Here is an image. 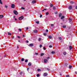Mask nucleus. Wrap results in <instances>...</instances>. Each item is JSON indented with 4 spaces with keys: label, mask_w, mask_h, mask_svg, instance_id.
Wrapping results in <instances>:
<instances>
[{
    "label": "nucleus",
    "mask_w": 77,
    "mask_h": 77,
    "mask_svg": "<svg viewBox=\"0 0 77 77\" xmlns=\"http://www.w3.org/2000/svg\"><path fill=\"white\" fill-rule=\"evenodd\" d=\"M20 73V74H22L23 73V72H21Z\"/></svg>",
    "instance_id": "obj_49"
},
{
    "label": "nucleus",
    "mask_w": 77,
    "mask_h": 77,
    "mask_svg": "<svg viewBox=\"0 0 77 77\" xmlns=\"http://www.w3.org/2000/svg\"><path fill=\"white\" fill-rule=\"evenodd\" d=\"M26 42L27 43H29V41L27 40L26 41Z\"/></svg>",
    "instance_id": "obj_43"
},
{
    "label": "nucleus",
    "mask_w": 77,
    "mask_h": 77,
    "mask_svg": "<svg viewBox=\"0 0 77 77\" xmlns=\"http://www.w3.org/2000/svg\"><path fill=\"white\" fill-rule=\"evenodd\" d=\"M44 76H47V73L46 72L43 75Z\"/></svg>",
    "instance_id": "obj_7"
},
{
    "label": "nucleus",
    "mask_w": 77,
    "mask_h": 77,
    "mask_svg": "<svg viewBox=\"0 0 77 77\" xmlns=\"http://www.w3.org/2000/svg\"><path fill=\"white\" fill-rule=\"evenodd\" d=\"M48 61V60H47V59H45L44 60V62H45V63H47Z\"/></svg>",
    "instance_id": "obj_4"
},
{
    "label": "nucleus",
    "mask_w": 77,
    "mask_h": 77,
    "mask_svg": "<svg viewBox=\"0 0 77 77\" xmlns=\"http://www.w3.org/2000/svg\"><path fill=\"white\" fill-rule=\"evenodd\" d=\"M59 39L60 40H62V38H61V37H59Z\"/></svg>",
    "instance_id": "obj_27"
},
{
    "label": "nucleus",
    "mask_w": 77,
    "mask_h": 77,
    "mask_svg": "<svg viewBox=\"0 0 77 77\" xmlns=\"http://www.w3.org/2000/svg\"><path fill=\"white\" fill-rule=\"evenodd\" d=\"M43 49H44V50H46V49L45 48V47H43Z\"/></svg>",
    "instance_id": "obj_44"
},
{
    "label": "nucleus",
    "mask_w": 77,
    "mask_h": 77,
    "mask_svg": "<svg viewBox=\"0 0 77 77\" xmlns=\"http://www.w3.org/2000/svg\"><path fill=\"white\" fill-rule=\"evenodd\" d=\"M70 3H71V4H73L74 2H73V1H71L70 2Z\"/></svg>",
    "instance_id": "obj_16"
},
{
    "label": "nucleus",
    "mask_w": 77,
    "mask_h": 77,
    "mask_svg": "<svg viewBox=\"0 0 77 77\" xmlns=\"http://www.w3.org/2000/svg\"><path fill=\"white\" fill-rule=\"evenodd\" d=\"M17 38H21V37H20V36H17Z\"/></svg>",
    "instance_id": "obj_46"
},
{
    "label": "nucleus",
    "mask_w": 77,
    "mask_h": 77,
    "mask_svg": "<svg viewBox=\"0 0 77 77\" xmlns=\"http://www.w3.org/2000/svg\"><path fill=\"white\" fill-rule=\"evenodd\" d=\"M69 21H70V22H71V21L72 20V19H71V18H69Z\"/></svg>",
    "instance_id": "obj_19"
},
{
    "label": "nucleus",
    "mask_w": 77,
    "mask_h": 77,
    "mask_svg": "<svg viewBox=\"0 0 77 77\" xmlns=\"http://www.w3.org/2000/svg\"><path fill=\"white\" fill-rule=\"evenodd\" d=\"M72 7L71 6H70L69 7V9H72Z\"/></svg>",
    "instance_id": "obj_8"
},
{
    "label": "nucleus",
    "mask_w": 77,
    "mask_h": 77,
    "mask_svg": "<svg viewBox=\"0 0 77 77\" xmlns=\"http://www.w3.org/2000/svg\"><path fill=\"white\" fill-rule=\"evenodd\" d=\"M53 4H51L50 7H53Z\"/></svg>",
    "instance_id": "obj_31"
},
{
    "label": "nucleus",
    "mask_w": 77,
    "mask_h": 77,
    "mask_svg": "<svg viewBox=\"0 0 77 77\" xmlns=\"http://www.w3.org/2000/svg\"><path fill=\"white\" fill-rule=\"evenodd\" d=\"M43 35H44V36H46V35H47V33H43Z\"/></svg>",
    "instance_id": "obj_30"
},
{
    "label": "nucleus",
    "mask_w": 77,
    "mask_h": 77,
    "mask_svg": "<svg viewBox=\"0 0 77 77\" xmlns=\"http://www.w3.org/2000/svg\"><path fill=\"white\" fill-rule=\"evenodd\" d=\"M21 9H23V10H24L25 9L23 7H21Z\"/></svg>",
    "instance_id": "obj_35"
},
{
    "label": "nucleus",
    "mask_w": 77,
    "mask_h": 77,
    "mask_svg": "<svg viewBox=\"0 0 77 77\" xmlns=\"http://www.w3.org/2000/svg\"><path fill=\"white\" fill-rule=\"evenodd\" d=\"M71 68H72V66H69V69H71Z\"/></svg>",
    "instance_id": "obj_22"
},
{
    "label": "nucleus",
    "mask_w": 77,
    "mask_h": 77,
    "mask_svg": "<svg viewBox=\"0 0 77 77\" xmlns=\"http://www.w3.org/2000/svg\"><path fill=\"white\" fill-rule=\"evenodd\" d=\"M48 38H49V39H51L52 37H51V36L50 35V36H49Z\"/></svg>",
    "instance_id": "obj_15"
},
{
    "label": "nucleus",
    "mask_w": 77,
    "mask_h": 77,
    "mask_svg": "<svg viewBox=\"0 0 77 77\" xmlns=\"http://www.w3.org/2000/svg\"><path fill=\"white\" fill-rule=\"evenodd\" d=\"M63 28H66V25H64L63 26Z\"/></svg>",
    "instance_id": "obj_25"
},
{
    "label": "nucleus",
    "mask_w": 77,
    "mask_h": 77,
    "mask_svg": "<svg viewBox=\"0 0 77 77\" xmlns=\"http://www.w3.org/2000/svg\"><path fill=\"white\" fill-rule=\"evenodd\" d=\"M49 48H51V47H52V46L51 45L49 46Z\"/></svg>",
    "instance_id": "obj_41"
},
{
    "label": "nucleus",
    "mask_w": 77,
    "mask_h": 77,
    "mask_svg": "<svg viewBox=\"0 0 77 77\" xmlns=\"http://www.w3.org/2000/svg\"><path fill=\"white\" fill-rule=\"evenodd\" d=\"M36 23L37 24H39V21H38L36 22Z\"/></svg>",
    "instance_id": "obj_29"
},
{
    "label": "nucleus",
    "mask_w": 77,
    "mask_h": 77,
    "mask_svg": "<svg viewBox=\"0 0 77 77\" xmlns=\"http://www.w3.org/2000/svg\"><path fill=\"white\" fill-rule=\"evenodd\" d=\"M63 55H66V53L64 52L63 53Z\"/></svg>",
    "instance_id": "obj_17"
},
{
    "label": "nucleus",
    "mask_w": 77,
    "mask_h": 77,
    "mask_svg": "<svg viewBox=\"0 0 77 77\" xmlns=\"http://www.w3.org/2000/svg\"><path fill=\"white\" fill-rule=\"evenodd\" d=\"M46 32H48V29H46Z\"/></svg>",
    "instance_id": "obj_45"
},
{
    "label": "nucleus",
    "mask_w": 77,
    "mask_h": 77,
    "mask_svg": "<svg viewBox=\"0 0 77 77\" xmlns=\"http://www.w3.org/2000/svg\"><path fill=\"white\" fill-rule=\"evenodd\" d=\"M24 1H26V0H23Z\"/></svg>",
    "instance_id": "obj_63"
},
{
    "label": "nucleus",
    "mask_w": 77,
    "mask_h": 77,
    "mask_svg": "<svg viewBox=\"0 0 77 77\" xmlns=\"http://www.w3.org/2000/svg\"><path fill=\"white\" fill-rule=\"evenodd\" d=\"M36 1L35 0H33L32 1V3L33 4H35V3H36Z\"/></svg>",
    "instance_id": "obj_5"
},
{
    "label": "nucleus",
    "mask_w": 77,
    "mask_h": 77,
    "mask_svg": "<svg viewBox=\"0 0 77 77\" xmlns=\"http://www.w3.org/2000/svg\"><path fill=\"white\" fill-rule=\"evenodd\" d=\"M19 31H20V32H21V29L20 28L19 29Z\"/></svg>",
    "instance_id": "obj_34"
},
{
    "label": "nucleus",
    "mask_w": 77,
    "mask_h": 77,
    "mask_svg": "<svg viewBox=\"0 0 77 77\" xmlns=\"http://www.w3.org/2000/svg\"><path fill=\"white\" fill-rule=\"evenodd\" d=\"M41 38H39V41H41Z\"/></svg>",
    "instance_id": "obj_50"
},
{
    "label": "nucleus",
    "mask_w": 77,
    "mask_h": 77,
    "mask_svg": "<svg viewBox=\"0 0 77 77\" xmlns=\"http://www.w3.org/2000/svg\"><path fill=\"white\" fill-rule=\"evenodd\" d=\"M44 53H41V56H44Z\"/></svg>",
    "instance_id": "obj_13"
},
{
    "label": "nucleus",
    "mask_w": 77,
    "mask_h": 77,
    "mask_svg": "<svg viewBox=\"0 0 77 77\" xmlns=\"http://www.w3.org/2000/svg\"><path fill=\"white\" fill-rule=\"evenodd\" d=\"M14 36H13V38H13V39H14Z\"/></svg>",
    "instance_id": "obj_59"
},
{
    "label": "nucleus",
    "mask_w": 77,
    "mask_h": 77,
    "mask_svg": "<svg viewBox=\"0 0 77 77\" xmlns=\"http://www.w3.org/2000/svg\"><path fill=\"white\" fill-rule=\"evenodd\" d=\"M3 17V15H0V18H2Z\"/></svg>",
    "instance_id": "obj_12"
},
{
    "label": "nucleus",
    "mask_w": 77,
    "mask_h": 77,
    "mask_svg": "<svg viewBox=\"0 0 77 77\" xmlns=\"http://www.w3.org/2000/svg\"><path fill=\"white\" fill-rule=\"evenodd\" d=\"M46 15H48V14H49V13H48V12H47L46 13Z\"/></svg>",
    "instance_id": "obj_28"
},
{
    "label": "nucleus",
    "mask_w": 77,
    "mask_h": 77,
    "mask_svg": "<svg viewBox=\"0 0 77 77\" xmlns=\"http://www.w3.org/2000/svg\"><path fill=\"white\" fill-rule=\"evenodd\" d=\"M37 71H41V70L40 69H37Z\"/></svg>",
    "instance_id": "obj_26"
},
{
    "label": "nucleus",
    "mask_w": 77,
    "mask_h": 77,
    "mask_svg": "<svg viewBox=\"0 0 77 77\" xmlns=\"http://www.w3.org/2000/svg\"><path fill=\"white\" fill-rule=\"evenodd\" d=\"M64 18H65V16H63L61 17V19H62Z\"/></svg>",
    "instance_id": "obj_14"
},
{
    "label": "nucleus",
    "mask_w": 77,
    "mask_h": 77,
    "mask_svg": "<svg viewBox=\"0 0 77 77\" xmlns=\"http://www.w3.org/2000/svg\"><path fill=\"white\" fill-rule=\"evenodd\" d=\"M46 10H47V9H44V11H46Z\"/></svg>",
    "instance_id": "obj_54"
},
{
    "label": "nucleus",
    "mask_w": 77,
    "mask_h": 77,
    "mask_svg": "<svg viewBox=\"0 0 77 77\" xmlns=\"http://www.w3.org/2000/svg\"><path fill=\"white\" fill-rule=\"evenodd\" d=\"M37 77H39V74H37Z\"/></svg>",
    "instance_id": "obj_37"
},
{
    "label": "nucleus",
    "mask_w": 77,
    "mask_h": 77,
    "mask_svg": "<svg viewBox=\"0 0 77 77\" xmlns=\"http://www.w3.org/2000/svg\"><path fill=\"white\" fill-rule=\"evenodd\" d=\"M18 42H20V40H19L18 41Z\"/></svg>",
    "instance_id": "obj_62"
},
{
    "label": "nucleus",
    "mask_w": 77,
    "mask_h": 77,
    "mask_svg": "<svg viewBox=\"0 0 77 77\" xmlns=\"http://www.w3.org/2000/svg\"><path fill=\"white\" fill-rule=\"evenodd\" d=\"M33 32H34V33H37V30H33Z\"/></svg>",
    "instance_id": "obj_10"
},
{
    "label": "nucleus",
    "mask_w": 77,
    "mask_h": 77,
    "mask_svg": "<svg viewBox=\"0 0 77 77\" xmlns=\"http://www.w3.org/2000/svg\"><path fill=\"white\" fill-rule=\"evenodd\" d=\"M24 58H22L21 59V61H24Z\"/></svg>",
    "instance_id": "obj_36"
},
{
    "label": "nucleus",
    "mask_w": 77,
    "mask_h": 77,
    "mask_svg": "<svg viewBox=\"0 0 77 77\" xmlns=\"http://www.w3.org/2000/svg\"><path fill=\"white\" fill-rule=\"evenodd\" d=\"M75 74H77V72H75Z\"/></svg>",
    "instance_id": "obj_58"
},
{
    "label": "nucleus",
    "mask_w": 77,
    "mask_h": 77,
    "mask_svg": "<svg viewBox=\"0 0 77 77\" xmlns=\"http://www.w3.org/2000/svg\"><path fill=\"white\" fill-rule=\"evenodd\" d=\"M61 16H62V14L60 13V14L59 15V17H61Z\"/></svg>",
    "instance_id": "obj_21"
},
{
    "label": "nucleus",
    "mask_w": 77,
    "mask_h": 77,
    "mask_svg": "<svg viewBox=\"0 0 77 77\" xmlns=\"http://www.w3.org/2000/svg\"><path fill=\"white\" fill-rule=\"evenodd\" d=\"M38 53H35V54L37 55L38 54Z\"/></svg>",
    "instance_id": "obj_57"
},
{
    "label": "nucleus",
    "mask_w": 77,
    "mask_h": 77,
    "mask_svg": "<svg viewBox=\"0 0 77 77\" xmlns=\"http://www.w3.org/2000/svg\"><path fill=\"white\" fill-rule=\"evenodd\" d=\"M54 26L53 24H51V26Z\"/></svg>",
    "instance_id": "obj_51"
},
{
    "label": "nucleus",
    "mask_w": 77,
    "mask_h": 77,
    "mask_svg": "<svg viewBox=\"0 0 77 77\" xmlns=\"http://www.w3.org/2000/svg\"><path fill=\"white\" fill-rule=\"evenodd\" d=\"M47 59H50V57H47Z\"/></svg>",
    "instance_id": "obj_42"
},
{
    "label": "nucleus",
    "mask_w": 77,
    "mask_h": 77,
    "mask_svg": "<svg viewBox=\"0 0 77 77\" xmlns=\"http://www.w3.org/2000/svg\"><path fill=\"white\" fill-rule=\"evenodd\" d=\"M29 68H28L27 69V71H29Z\"/></svg>",
    "instance_id": "obj_55"
},
{
    "label": "nucleus",
    "mask_w": 77,
    "mask_h": 77,
    "mask_svg": "<svg viewBox=\"0 0 77 77\" xmlns=\"http://www.w3.org/2000/svg\"><path fill=\"white\" fill-rule=\"evenodd\" d=\"M66 77H69V75H67L66 76Z\"/></svg>",
    "instance_id": "obj_39"
},
{
    "label": "nucleus",
    "mask_w": 77,
    "mask_h": 77,
    "mask_svg": "<svg viewBox=\"0 0 77 77\" xmlns=\"http://www.w3.org/2000/svg\"><path fill=\"white\" fill-rule=\"evenodd\" d=\"M14 20H15V21H17V19L16 18H15Z\"/></svg>",
    "instance_id": "obj_52"
},
{
    "label": "nucleus",
    "mask_w": 77,
    "mask_h": 77,
    "mask_svg": "<svg viewBox=\"0 0 77 77\" xmlns=\"http://www.w3.org/2000/svg\"><path fill=\"white\" fill-rule=\"evenodd\" d=\"M17 48H18V46H17Z\"/></svg>",
    "instance_id": "obj_64"
},
{
    "label": "nucleus",
    "mask_w": 77,
    "mask_h": 77,
    "mask_svg": "<svg viewBox=\"0 0 77 77\" xmlns=\"http://www.w3.org/2000/svg\"><path fill=\"white\" fill-rule=\"evenodd\" d=\"M23 16H21L19 18V20H23Z\"/></svg>",
    "instance_id": "obj_2"
},
{
    "label": "nucleus",
    "mask_w": 77,
    "mask_h": 77,
    "mask_svg": "<svg viewBox=\"0 0 77 77\" xmlns=\"http://www.w3.org/2000/svg\"><path fill=\"white\" fill-rule=\"evenodd\" d=\"M14 14L15 15H18V12L16 11L15 10H14Z\"/></svg>",
    "instance_id": "obj_1"
},
{
    "label": "nucleus",
    "mask_w": 77,
    "mask_h": 77,
    "mask_svg": "<svg viewBox=\"0 0 77 77\" xmlns=\"http://www.w3.org/2000/svg\"><path fill=\"white\" fill-rule=\"evenodd\" d=\"M69 49L71 50L72 49V47L71 46H69Z\"/></svg>",
    "instance_id": "obj_11"
},
{
    "label": "nucleus",
    "mask_w": 77,
    "mask_h": 77,
    "mask_svg": "<svg viewBox=\"0 0 77 77\" xmlns=\"http://www.w3.org/2000/svg\"><path fill=\"white\" fill-rule=\"evenodd\" d=\"M0 4H1V5H2L3 4L1 0H0Z\"/></svg>",
    "instance_id": "obj_24"
},
{
    "label": "nucleus",
    "mask_w": 77,
    "mask_h": 77,
    "mask_svg": "<svg viewBox=\"0 0 77 77\" xmlns=\"http://www.w3.org/2000/svg\"><path fill=\"white\" fill-rule=\"evenodd\" d=\"M29 47H33V44H30L29 45Z\"/></svg>",
    "instance_id": "obj_6"
},
{
    "label": "nucleus",
    "mask_w": 77,
    "mask_h": 77,
    "mask_svg": "<svg viewBox=\"0 0 77 77\" xmlns=\"http://www.w3.org/2000/svg\"><path fill=\"white\" fill-rule=\"evenodd\" d=\"M75 8L76 9H77V6H76Z\"/></svg>",
    "instance_id": "obj_56"
},
{
    "label": "nucleus",
    "mask_w": 77,
    "mask_h": 77,
    "mask_svg": "<svg viewBox=\"0 0 77 77\" xmlns=\"http://www.w3.org/2000/svg\"><path fill=\"white\" fill-rule=\"evenodd\" d=\"M14 18H15V16H14Z\"/></svg>",
    "instance_id": "obj_61"
},
{
    "label": "nucleus",
    "mask_w": 77,
    "mask_h": 77,
    "mask_svg": "<svg viewBox=\"0 0 77 77\" xmlns=\"http://www.w3.org/2000/svg\"><path fill=\"white\" fill-rule=\"evenodd\" d=\"M39 47H40V48H41V47H42V45H40Z\"/></svg>",
    "instance_id": "obj_40"
},
{
    "label": "nucleus",
    "mask_w": 77,
    "mask_h": 77,
    "mask_svg": "<svg viewBox=\"0 0 77 77\" xmlns=\"http://www.w3.org/2000/svg\"><path fill=\"white\" fill-rule=\"evenodd\" d=\"M28 66H31V65H32V63H31L30 62L28 64Z\"/></svg>",
    "instance_id": "obj_9"
},
{
    "label": "nucleus",
    "mask_w": 77,
    "mask_h": 77,
    "mask_svg": "<svg viewBox=\"0 0 77 77\" xmlns=\"http://www.w3.org/2000/svg\"><path fill=\"white\" fill-rule=\"evenodd\" d=\"M44 10H42V11H43V12H44Z\"/></svg>",
    "instance_id": "obj_60"
},
{
    "label": "nucleus",
    "mask_w": 77,
    "mask_h": 77,
    "mask_svg": "<svg viewBox=\"0 0 77 77\" xmlns=\"http://www.w3.org/2000/svg\"><path fill=\"white\" fill-rule=\"evenodd\" d=\"M53 9H54V10H55V9H56V8H55V7H53Z\"/></svg>",
    "instance_id": "obj_33"
},
{
    "label": "nucleus",
    "mask_w": 77,
    "mask_h": 77,
    "mask_svg": "<svg viewBox=\"0 0 77 77\" xmlns=\"http://www.w3.org/2000/svg\"><path fill=\"white\" fill-rule=\"evenodd\" d=\"M5 8H8V6L6 5H5Z\"/></svg>",
    "instance_id": "obj_32"
},
{
    "label": "nucleus",
    "mask_w": 77,
    "mask_h": 77,
    "mask_svg": "<svg viewBox=\"0 0 77 77\" xmlns=\"http://www.w3.org/2000/svg\"><path fill=\"white\" fill-rule=\"evenodd\" d=\"M45 69H47L48 71H50V69H48V68H45Z\"/></svg>",
    "instance_id": "obj_18"
},
{
    "label": "nucleus",
    "mask_w": 77,
    "mask_h": 77,
    "mask_svg": "<svg viewBox=\"0 0 77 77\" xmlns=\"http://www.w3.org/2000/svg\"><path fill=\"white\" fill-rule=\"evenodd\" d=\"M51 53H52V54H54V53H55V52H54V51H52L51 52Z\"/></svg>",
    "instance_id": "obj_20"
},
{
    "label": "nucleus",
    "mask_w": 77,
    "mask_h": 77,
    "mask_svg": "<svg viewBox=\"0 0 77 77\" xmlns=\"http://www.w3.org/2000/svg\"><path fill=\"white\" fill-rule=\"evenodd\" d=\"M23 38H24V37H25V35H23Z\"/></svg>",
    "instance_id": "obj_53"
},
{
    "label": "nucleus",
    "mask_w": 77,
    "mask_h": 77,
    "mask_svg": "<svg viewBox=\"0 0 77 77\" xmlns=\"http://www.w3.org/2000/svg\"><path fill=\"white\" fill-rule=\"evenodd\" d=\"M12 8H15V5L13 4L11 5Z\"/></svg>",
    "instance_id": "obj_3"
},
{
    "label": "nucleus",
    "mask_w": 77,
    "mask_h": 77,
    "mask_svg": "<svg viewBox=\"0 0 77 77\" xmlns=\"http://www.w3.org/2000/svg\"><path fill=\"white\" fill-rule=\"evenodd\" d=\"M8 35H11V33L9 32H8Z\"/></svg>",
    "instance_id": "obj_23"
},
{
    "label": "nucleus",
    "mask_w": 77,
    "mask_h": 77,
    "mask_svg": "<svg viewBox=\"0 0 77 77\" xmlns=\"http://www.w3.org/2000/svg\"><path fill=\"white\" fill-rule=\"evenodd\" d=\"M26 30H28L29 29V28L28 27H27L26 28Z\"/></svg>",
    "instance_id": "obj_48"
},
{
    "label": "nucleus",
    "mask_w": 77,
    "mask_h": 77,
    "mask_svg": "<svg viewBox=\"0 0 77 77\" xmlns=\"http://www.w3.org/2000/svg\"><path fill=\"white\" fill-rule=\"evenodd\" d=\"M42 17V15H40V18H41V17Z\"/></svg>",
    "instance_id": "obj_47"
},
{
    "label": "nucleus",
    "mask_w": 77,
    "mask_h": 77,
    "mask_svg": "<svg viewBox=\"0 0 77 77\" xmlns=\"http://www.w3.org/2000/svg\"><path fill=\"white\" fill-rule=\"evenodd\" d=\"M28 62V60H26L25 61V62Z\"/></svg>",
    "instance_id": "obj_38"
}]
</instances>
